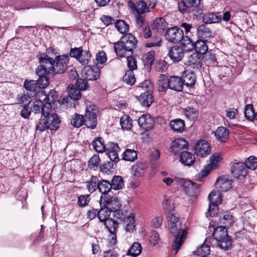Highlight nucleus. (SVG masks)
<instances>
[{
  "label": "nucleus",
  "mask_w": 257,
  "mask_h": 257,
  "mask_svg": "<svg viewBox=\"0 0 257 257\" xmlns=\"http://www.w3.org/2000/svg\"><path fill=\"white\" fill-rule=\"evenodd\" d=\"M167 218L170 232L175 237L173 249L175 250V253H177L186 239L187 230L185 228H182V224L178 214H172Z\"/></svg>",
  "instance_id": "obj_1"
},
{
  "label": "nucleus",
  "mask_w": 257,
  "mask_h": 257,
  "mask_svg": "<svg viewBox=\"0 0 257 257\" xmlns=\"http://www.w3.org/2000/svg\"><path fill=\"white\" fill-rule=\"evenodd\" d=\"M137 40L131 34L122 36L120 40L113 43V47L116 55L122 57L126 55L127 52H132L136 48Z\"/></svg>",
  "instance_id": "obj_2"
},
{
  "label": "nucleus",
  "mask_w": 257,
  "mask_h": 257,
  "mask_svg": "<svg viewBox=\"0 0 257 257\" xmlns=\"http://www.w3.org/2000/svg\"><path fill=\"white\" fill-rule=\"evenodd\" d=\"M68 61L69 57L67 55L57 56L54 60L52 59L51 62H47L43 67L50 73L61 74L66 70Z\"/></svg>",
  "instance_id": "obj_3"
},
{
  "label": "nucleus",
  "mask_w": 257,
  "mask_h": 257,
  "mask_svg": "<svg viewBox=\"0 0 257 257\" xmlns=\"http://www.w3.org/2000/svg\"><path fill=\"white\" fill-rule=\"evenodd\" d=\"M60 122L58 115H48V117L42 116L36 122V130L43 132L49 129L51 131H56L59 128Z\"/></svg>",
  "instance_id": "obj_4"
},
{
  "label": "nucleus",
  "mask_w": 257,
  "mask_h": 257,
  "mask_svg": "<svg viewBox=\"0 0 257 257\" xmlns=\"http://www.w3.org/2000/svg\"><path fill=\"white\" fill-rule=\"evenodd\" d=\"M214 238L217 241L218 246L224 250L229 249L232 245V240L228 236L226 227L219 226L216 228L213 233Z\"/></svg>",
  "instance_id": "obj_5"
},
{
  "label": "nucleus",
  "mask_w": 257,
  "mask_h": 257,
  "mask_svg": "<svg viewBox=\"0 0 257 257\" xmlns=\"http://www.w3.org/2000/svg\"><path fill=\"white\" fill-rule=\"evenodd\" d=\"M99 204L100 207H106L111 211L121 207V204L117 197L105 194L101 195Z\"/></svg>",
  "instance_id": "obj_6"
},
{
  "label": "nucleus",
  "mask_w": 257,
  "mask_h": 257,
  "mask_svg": "<svg viewBox=\"0 0 257 257\" xmlns=\"http://www.w3.org/2000/svg\"><path fill=\"white\" fill-rule=\"evenodd\" d=\"M221 160L220 157L218 155H213L209 159V163L204 166L203 169L196 176L198 179L201 181L203 178L206 177L211 170L216 169Z\"/></svg>",
  "instance_id": "obj_7"
},
{
  "label": "nucleus",
  "mask_w": 257,
  "mask_h": 257,
  "mask_svg": "<svg viewBox=\"0 0 257 257\" xmlns=\"http://www.w3.org/2000/svg\"><path fill=\"white\" fill-rule=\"evenodd\" d=\"M157 0L140 1L135 3H130V6L132 10L135 11L139 15L150 12V9H153L156 6Z\"/></svg>",
  "instance_id": "obj_8"
},
{
  "label": "nucleus",
  "mask_w": 257,
  "mask_h": 257,
  "mask_svg": "<svg viewBox=\"0 0 257 257\" xmlns=\"http://www.w3.org/2000/svg\"><path fill=\"white\" fill-rule=\"evenodd\" d=\"M97 110L94 105H90L87 107L85 114L83 116L85 125L88 127L94 128L97 124L96 112Z\"/></svg>",
  "instance_id": "obj_9"
},
{
  "label": "nucleus",
  "mask_w": 257,
  "mask_h": 257,
  "mask_svg": "<svg viewBox=\"0 0 257 257\" xmlns=\"http://www.w3.org/2000/svg\"><path fill=\"white\" fill-rule=\"evenodd\" d=\"M183 35V31L176 27L168 29L165 33L166 39L169 41L174 43L180 42Z\"/></svg>",
  "instance_id": "obj_10"
},
{
  "label": "nucleus",
  "mask_w": 257,
  "mask_h": 257,
  "mask_svg": "<svg viewBox=\"0 0 257 257\" xmlns=\"http://www.w3.org/2000/svg\"><path fill=\"white\" fill-rule=\"evenodd\" d=\"M82 76L86 79L94 80L100 76V71L97 67L85 66L82 70Z\"/></svg>",
  "instance_id": "obj_11"
},
{
  "label": "nucleus",
  "mask_w": 257,
  "mask_h": 257,
  "mask_svg": "<svg viewBox=\"0 0 257 257\" xmlns=\"http://www.w3.org/2000/svg\"><path fill=\"white\" fill-rule=\"evenodd\" d=\"M210 147L205 140L198 141L195 147V153L197 156L205 157L210 153Z\"/></svg>",
  "instance_id": "obj_12"
},
{
  "label": "nucleus",
  "mask_w": 257,
  "mask_h": 257,
  "mask_svg": "<svg viewBox=\"0 0 257 257\" xmlns=\"http://www.w3.org/2000/svg\"><path fill=\"white\" fill-rule=\"evenodd\" d=\"M155 121L149 114L142 115L138 119V123L140 127L146 131L152 130Z\"/></svg>",
  "instance_id": "obj_13"
},
{
  "label": "nucleus",
  "mask_w": 257,
  "mask_h": 257,
  "mask_svg": "<svg viewBox=\"0 0 257 257\" xmlns=\"http://www.w3.org/2000/svg\"><path fill=\"white\" fill-rule=\"evenodd\" d=\"M175 182L177 184H180L183 188L184 191L188 194L193 192L194 189L197 187L196 183L186 180L180 176H175Z\"/></svg>",
  "instance_id": "obj_14"
},
{
  "label": "nucleus",
  "mask_w": 257,
  "mask_h": 257,
  "mask_svg": "<svg viewBox=\"0 0 257 257\" xmlns=\"http://www.w3.org/2000/svg\"><path fill=\"white\" fill-rule=\"evenodd\" d=\"M105 151L111 161L116 162L119 160L118 152L120 151V149L117 144L113 142L108 143Z\"/></svg>",
  "instance_id": "obj_15"
},
{
  "label": "nucleus",
  "mask_w": 257,
  "mask_h": 257,
  "mask_svg": "<svg viewBox=\"0 0 257 257\" xmlns=\"http://www.w3.org/2000/svg\"><path fill=\"white\" fill-rule=\"evenodd\" d=\"M231 173L234 177L240 179L247 174L246 166L242 163H234L232 166Z\"/></svg>",
  "instance_id": "obj_16"
},
{
  "label": "nucleus",
  "mask_w": 257,
  "mask_h": 257,
  "mask_svg": "<svg viewBox=\"0 0 257 257\" xmlns=\"http://www.w3.org/2000/svg\"><path fill=\"white\" fill-rule=\"evenodd\" d=\"M188 147V143L185 139L178 138L172 142L170 150L174 155H176L183 149H187Z\"/></svg>",
  "instance_id": "obj_17"
},
{
  "label": "nucleus",
  "mask_w": 257,
  "mask_h": 257,
  "mask_svg": "<svg viewBox=\"0 0 257 257\" xmlns=\"http://www.w3.org/2000/svg\"><path fill=\"white\" fill-rule=\"evenodd\" d=\"M216 187L220 192H225L231 187V181L226 176L220 177L216 181Z\"/></svg>",
  "instance_id": "obj_18"
},
{
  "label": "nucleus",
  "mask_w": 257,
  "mask_h": 257,
  "mask_svg": "<svg viewBox=\"0 0 257 257\" xmlns=\"http://www.w3.org/2000/svg\"><path fill=\"white\" fill-rule=\"evenodd\" d=\"M168 55L173 62H178L183 57L184 51L181 47L175 46L169 50Z\"/></svg>",
  "instance_id": "obj_19"
},
{
  "label": "nucleus",
  "mask_w": 257,
  "mask_h": 257,
  "mask_svg": "<svg viewBox=\"0 0 257 257\" xmlns=\"http://www.w3.org/2000/svg\"><path fill=\"white\" fill-rule=\"evenodd\" d=\"M202 55L194 53L188 57V65L192 68L199 69L202 65Z\"/></svg>",
  "instance_id": "obj_20"
},
{
  "label": "nucleus",
  "mask_w": 257,
  "mask_h": 257,
  "mask_svg": "<svg viewBox=\"0 0 257 257\" xmlns=\"http://www.w3.org/2000/svg\"><path fill=\"white\" fill-rule=\"evenodd\" d=\"M181 77L171 76L169 78L170 89L176 91H181L183 89V82Z\"/></svg>",
  "instance_id": "obj_21"
},
{
  "label": "nucleus",
  "mask_w": 257,
  "mask_h": 257,
  "mask_svg": "<svg viewBox=\"0 0 257 257\" xmlns=\"http://www.w3.org/2000/svg\"><path fill=\"white\" fill-rule=\"evenodd\" d=\"M197 35L200 39L206 40L213 36L212 31L205 24L201 25L197 28Z\"/></svg>",
  "instance_id": "obj_22"
},
{
  "label": "nucleus",
  "mask_w": 257,
  "mask_h": 257,
  "mask_svg": "<svg viewBox=\"0 0 257 257\" xmlns=\"http://www.w3.org/2000/svg\"><path fill=\"white\" fill-rule=\"evenodd\" d=\"M200 0H182V2L178 5L180 11L184 14L187 12L189 9L192 7L197 6Z\"/></svg>",
  "instance_id": "obj_23"
},
{
  "label": "nucleus",
  "mask_w": 257,
  "mask_h": 257,
  "mask_svg": "<svg viewBox=\"0 0 257 257\" xmlns=\"http://www.w3.org/2000/svg\"><path fill=\"white\" fill-rule=\"evenodd\" d=\"M147 166L143 163H137L132 168V174L137 178L142 177L146 173Z\"/></svg>",
  "instance_id": "obj_24"
},
{
  "label": "nucleus",
  "mask_w": 257,
  "mask_h": 257,
  "mask_svg": "<svg viewBox=\"0 0 257 257\" xmlns=\"http://www.w3.org/2000/svg\"><path fill=\"white\" fill-rule=\"evenodd\" d=\"M181 78L183 82V85L185 84L188 86H192L196 82V76L192 71H184Z\"/></svg>",
  "instance_id": "obj_25"
},
{
  "label": "nucleus",
  "mask_w": 257,
  "mask_h": 257,
  "mask_svg": "<svg viewBox=\"0 0 257 257\" xmlns=\"http://www.w3.org/2000/svg\"><path fill=\"white\" fill-rule=\"evenodd\" d=\"M222 20L221 15L217 13H209L204 15L203 21L206 24L216 23Z\"/></svg>",
  "instance_id": "obj_26"
},
{
  "label": "nucleus",
  "mask_w": 257,
  "mask_h": 257,
  "mask_svg": "<svg viewBox=\"0 0 257 257\" xmlns=\"http://www.w3.org/2000/svg\"><path fill=\"white\" fill-rule=\"evenodd\" d=\"M168 23L165 18H157L153 24V29L159 33H163L167 28Z\"/></svg>",
  "instance_id": "obj_27"
},
{
  "label": "nucleus",
  "mask_w": 257,
  "mask_h": 257,
  "mask_svg": "<svg viewBox=\"0 0 257 257\" xmlns=\"http://www.w3.org/2000/svg\"><path fill=\"white\" fill-rule=\"evenodd\" d=\"M40 99H42L44 101L50 102V103L54 102L58 98L57 92L51 90L48 94H46L44 91H42L39 94Z\"/></svg>",
  "instance_id": "obj_28"
},
{
  "label": "nucleus",
  "mask_w": 257,
  "mask_h": 257,
  "mask_svg": "<svg viewBox=\"0 0 257 257\" xmlns=\"http://www.w3.org/2000/svg\"><path fill=\"white\" fill-rule=\"evenodd\" d=\"M180 158L181 162L186 166L193 164L195 159L194 155L188 151L181 152Z\"/></svg>",
  "instance_id": "obj_29"
},
{
  "label": "nucleus",
  "mask_w": 257,
  "mask_h": 257,
  "mask_svg": "<svg viewBox=\"0 0 257 257\" xmlns=\"http://www.w3.org/2000/svg\"><path fill=\"white\" fill-rule=\"evenodd\" d=\"M153 97L152 94L149 92L143 93L139 97V101L143 106H150L153 103Z\"/></svg>",
  "instance_id": "obj_30"
},
{
  "label": "nucleus",
  "mask_w": 257,
  "mask_h": 257,
  "mask_svg": "<svg viewBox=\"0 0 257 257\" xmlns=\"http://www.w3.org/2000/svg\"><path fill=\"white\" fill-rule=\"evenodd\" d=\"M214 135L217 140L224 142L228 138L229 131L224 127L219 126L214 132Z\"/></svg>",
  "instance_id": "obj_31"
},
{
  "label": "nucleus",
  "mask_w": 257,
  "mask_h": 257,
  "mask_svg": "<svg viewBox=\"0 0 257 257\" xmlns=\"http://www.w3.org/2000/svg\"><path fill=\"white\" fill-rule=\"evenodd\" d=\"M183 112L186 117L190 120H196L198 118V110L193 107L187 106L183 108Z\"/></svg>",
  "instance_id": "obj_32"
},
{
  "label": "nucleus",
  "mask_w": 257,
  "mask_h": 257,
  "mask_svg": "<svg viewBox=\"0 0 257 257\" xmlns=\"http://www.w3.org/2000/svg\"><path fill=\"white\" fill-rule=\"evenodd\" d=\"M170 126L174 131L180 133L182 132L185 127L184 121L180 118L171 120Z\"/></svg>",
  "instance_id": "obj_33"
},
{
  "label": "nucleus",
  "mask_w": 257,
  "mask_h": 257,
  "mask_svg": "<svg viewBox=\"0 0 257 257\" xmlns=\"http://www.w3.org/2000/svg\"><path fill=\"white\" fill-rule=\"evenodd\" d=\"M168 88L170 89L169 78L165 75H161L158 80L159 91L165 92Z\"/></svg>",
  "instance_id": "obj_34"
},
{
  "label": "nucleus",
  "mask_w": 257,
  "mask_h": 257,
  "mask_svg": "<svg viewBox=\"0 0 257 257\" xmlns=\"http://www.w3.org/2000/svg\"><path fill=\"white\" fill-rule=\"evenodd\" d=\"M206 240L204 243L199 247L194 252L196 257H206L210 253V247L206 244Z\"/></svg>",
  "instance_id": "obj_35"
},
{
  "label": "nucleus",
  "mask_w": 257,
  "mask_h": 257,
  "mask_svg": "<svg viewBox=\"0 0 257 257\" xmlns=\"http://www.w3.org/2000/svg\"><path fill=\"white\" fill-rule=\"evenodd\" d=\"M39 59L41 64L38 67L36 72V74L42 75L46 71V69H44L43 66L45 65V64L47 62H51L52 59H49L47 56H45V55L43 53L39 54Z\"/></svg>",
  "instance_id": "obj_36"
},
{
  "label": "nucleus",
  "mask_w": 257,
  "mask_h": 257,
  "mask_svg": "<svg viewBox=\"0 0 257 257\" xmlns=\"http://www.w3.org/2000/svg\"><path fill=\"white\" fill-rule=\"evenodd\" d=\"M208 199L211 204L219 205L222 202V197L220 191L218 190H213L208 195Z\"/></svg>",
  "instance_id": "obj_37"
},
{
  "label": "nucleus",
  "mask_w": 257,
  "mask_h": 257,
  "mask_svg": "<svg viewBox=\"0 0 257 257\" xmlns=\"http://www.w3.org/2000/svg\"><path fill=\"white\" fill-rule=\"evenodd\" d=\"M206 40L199 39L196 42L195 48L197 53L201 55L204 54L207 51L208 48L206 44Z\"/></svg>",
  "instance_id": "obj_38"
},
{
  "label": "nucleus",
  "mask_w": 257,
  "mask_h": 257,
  "mask_svg": "<svg viewBox=\"0 0 257 257\" xmlns=\"http://www.w3.org/2000/svg\"><path fill=\"white\" fill-rule=\"evenodd\" d=\"M50 73L48 71L45 72V73L42 75L37 74L39 76V79L36 80L37 82V85L39 88H45L47 87L49 83V79L47 77V75Z\"/></svg>",
  "instance_id": "obj_39"
},
{
  "label": "nucleus",
  "mask_w": 257,
  "mask_h": 257,
  "mask_svg": "<svg viewBox=\"0 0 257 257\" xmlns=\"http://www.w3.org/2000/svg\"><path fill=\"white\" fill-rule=\"evenodd\" d=\"M69 96L74 100H79L81 98V94L79 89L73 85H69L68 87Z\"/></svg>",
  "instance_id": "obj_40"
},
{
  "label": "nucleus",
  "mask_w": 257,
  "mask_h": 257,
  "mask_svg": "<svg viewBox=\"0 0 257 257\" xmlns=\"http://www.w3.org/2000/svg\"><path fill=\"white\" fill-rule=\"evenodd\" d=\"M120 123L123 130H130L132 127L133 120L127 115L124 114L120 118Z\"/></svg>",
  "instance_id": "obj_41"
},
{
  "label": "nucleus",
  "mask_w": 257,
  "mask_h": 257,
  "mask_svg": "<svg viewBox=\"0 0 257 257\" xmlns=\"http://www.w3.org/2000/svg\"><path fill=\"white\" fill-rule=\"evenodd\" d=\"M142 248L140 243L134 242L127 252V254L133 257L139 255L142 252Z\"/></svg>",
  "instance_id": "obj_42"
},
{
  "label": "nucleus",
  "mask_w": 257,
  "mask_h": 257,
  "mask_svg": "<svg viewBox=\"0 0 257 257\" xmlns=\"http://www.w3.org/2000/svg\"><path fill=\"white\" fill-rule=\"evenodd\" d=\"M163 208L167 217L173 214L174 206L171 199H166L163 201Z\"/></svg>",
  "instance_id": "obj_43"
},
{
  "label": "nucleus",
  "mask_w": 257,
  "mask_h": 257,
  "mask_svg": "<svg viewBox=\"0 0 257 257\" xmlns=\"http://www.w3.org/2000/svg\"><path fill=\"white\" fill-rule=\"evenodd\" d=\"M92 147L96 152L102 153L105 150L106 145L105 146L103 144V141L102 138H96L92 143Z\"/></svg>",
  "instance_id": "obj_44"
},
{
  "label": "nucleus",
  "mask_w": 257,
  "mask_h": 257,
  "mask_svg": "<svg viewBox=\"0 0 257 257\" xmlns=\"http://www.w3.org/2000/svg\"><path fill=\"white\" fill-rule=\"evenodd\" d=\"M91 57V54L88 49L83 50L77 61L82 65H85L88 64Z\"/></svg>",
  "instance_id": "obj_45"
},
{
  "label": "nucleus",
  "mask_w": 257,
  "mask_h": 257,
  "mask_svg": "<svg viewBox=\"0 0 257 257\" xmlns=\"http://www.w3.org/2000/svg\"><path fill=\"white\" fill-rule=\"evenodd\" d=\"M115 27L117 30L122 34L127 33L129 30V25L123 20H116L115 22Z\"/></svg>",
  "instance_id": "obj_46"
},
{
  "label": "nucleus",
  "mask_w": 257,
  "mask_h": 257,
  "mask_svg": "<svg viewBox=\"0 0 257 257\" xmlns=\"http://www.w3.org/2000/svg\"><path fill=\"white\" fill-rule=\"evenodd\" d=\"M86 187L88 191L90 193L93 192L98 189V180L96 177H92L90 180L86 182Z\"/></svg>",
  "instance_id": "obj_47"
},
{
  "label": "nucleus",
  "mask_w": 257,
  "mask_h": 257,
  "mask_svg": "<svg viewBox=\"0 0 257 257\" xmlns=\"http://www.w3.org/2000/svg\"><path fill=\"white\" fill-rule=\"evenodd\" d=\"M111 188V183L106 180H103L98 184V190L102 193L101 195L108 194Z\"/></svg>",
  "instance_id": "obj_48"
},
{
  "label": "nucleus",
  "mask_w": 257,
  "mask_h": 257,
  "mask_svg": "<svg viewBox=\"0 0 257 257\" xmlns=\"http://www.w3.org/2000/svg\"><path fill=\"white\" fill-rule=\"evenodd\" d=\"M233 222L232 215L228 212L224 213L222 218L220 220V222L224 225V226L225 227L230 226Z\"/></svg>",
  "instance_id": "obj_49"
},
{
  "label": "nucleus",
  "mask_w": 257,
  "mask_h": 257,
  "mask_svg": "<svg viewBox=\"0 0 257 257\" xmlns=\"http://www.w3.org/2000/svg\"><path fill=\"white\" fill-rule=\"evenodd\" d=\"M71 123L73 126L76 127H79L83 124H85L83 116L77 113H75L72 117Z\"/></svg>",
  "instance_id": "obj_50"
},
{
  "label": "nucleus",
  "mask_w": 257,
  "mask_h": 257,
  "mask_svg": "<svg viewBox=\"0 0 257 257\" xmlns=\"http://www.w3.org/2000/svg\"><path fill=\"white\" fill-rule=\"evenodd\" d=\"M111 211L106 207H101L98 211V218L100 221L105 222L106 220L110 219L109 218Z\"/></svg>",
  "instance_id": "obj_51"
},
{
  "label": "nucleus",
  "mask_w": 257,
  "mask_h": 257,
  "mask_svg": "<svg viewBox=\"0 0 257 257\" xmlns=\"http://www.w3.org/2000/svg\"><path fill=\"white\" fill-rule=\"evenodd\" d=\"M42 116L48 117V115H57L52 112V108L51 103L50 102H46L44 103L41 108Z\"/></svg>",
  "instance_id": "obj_52"
},
{
  "label": "nucleus",
  "mask_w": 257,
  "mask_h": 257,
  "mask_svg": "<svg viewBox=\"0 0 257 257\" xmlns=\"http://www.w3.org/2000/svg\"><path fill=\"white\" fill-rule=\"evenodd\" d=\"M104 225L110 233H115L117 228L118 223L117 221L110 218L104 222Z\"/></svg>",
  "instance_id": "obj_53"
},
{
  "label": "nucleus",
  "mask_w": 257,
  "mask_h": 257,
  "mask_svg": "<svg viewBox=\"0 0 257 257\" xmlns=\"http://www.w3.org/2000/svg\"><path fill=\"white\" fill-rule=\"evenodd\" d=\"M137 158V154L134 150L126 149L122 155V159L127 161H134Z\"/></svg>",
  "instance_id": "obj_54"
},
{
  "label": "nucleus",
  "mask_w": 257,
  "mask_h": 257,
  "mask_svg": "<svg viewBox=\"0 0 257 257\" xmlns=\"http://www.w3.org/2000/svg\"><path fill=\"white\" fill-rule=\"evenodd\" d=\"M124 221L126 223L125 230L127 231H133L135 227V215L133 214H131L126 217Z\"/></svg>",
  "instance_id": "obj_55"
},
{
  "label": "nucleus",
  "mask_w": 257,
  "mask_h": 257,
  "mask_svg": "<svg viewBox=\"0 0 257 257\" xmlns=\"http://www.w3.org/2000/svg\"><path fill=\"white\" fill-rule=\"evenodd\" d=\"M123 80L126 84L133 85L136 81L133 70H129L127 71L123 77Z\"/></svg>",
  "instance_id": "obj_56"
},
{
  "label": "nucleus",
  "mask_w": 257,
  "mask_h": 257,
  "mask_svg": "<svg viewBox=\"0 0 257 257\" xmlns=\"http://www.w3.org/2000/svg\"><path fill=\"white\" fill-rule=\"evenodd\" d=\"M111 185L114 190H118L121 188L123 185L122 178L119 176H114L111 180Z\"/></svg>",
  "instance_id": "obj_57"
},
{
  "label": "nucleus",
  "mask_w": 257,
  "mask_h": 257,
  "mask_svg": "<svg viewBox=\"0 0 257 257\" xmlns=\"http://www.w3.org/2000/svg\"><path fill=\"white\" fill-rule=\"evenodd\" d=\"M244 115L249 120H252L255 118V113L251 104H247L244 108Z\"/></svg>",
  "instance_id": "obj_58"
},
{
  "label": "nucleus",
  "mask_w": 257,
  "mask_h": 257,
  "mask_svg": "<svg viewBox=\"0 0 257 257\" xmlns=\"http://www.w3.org/2000/svg\"><path fill=\"white\" fill-rule=\"evenodd\" d=\"M244 164L246 169L255 170L257 168V158L254 156H250L247 159Z\"/></svg>",
  "instance_id": "obj_59"
},
{
  "label": "nucleus",
  "mask_w": 257,
  "mask_h": 257,
  "mask_svg": "<svg viewBox=\"0 0 257 257\" xmlns=\"http://www.w3.org/2000/svg\"><path fill=\"white\" fill-rule=\"evenodd\" d=\"M24 86L27 90L33 92L36 91L38 88L37 82L34 80H25L24 83Z\"/></svg>",
  "instance_id": "obj_60"
},
{
  "label": "nucleus",
  "mask_w": 257,
  "mask_h": 257,
  "mask_svg": "<svg viewBox=\"0 0 257 257\" xmlns=\"http://www.w3.org/2000/svg\"><path fill=\"white\" fill-rule=\"evenodd\" d=\"M100 158L98 155H94L88 162V166L90 169H95L100 163Z\"/></svg>",
  "instance_id": "obj_61"
},
{
  "label": "nucleus",
  "mask_w": 257,
  "mask_h": 257,
  "mask_svg": "<svg viewBox=\"0 0 257 257\" xmlns=\"http://www.w3.org/2000/svg\"><path fill=\"white\" fill-rule=\"evenodd\" d=\"M151 162L156 164L160 157V152L159 150L154 149L151 151L150 155Z\"/></svg>",
  "instance_id": "obj_62"
},
{
  "label": "nucleus",
  "mask_w": 257,
  "mask_h": 257,
  "mask_svg": "<svg viewBox=\"0 0 257 257\" xmlns=\"http://www.w3.org/2000/svg\"><path fill=\"white\" fill-rule=\"evenodd\" d=\"M95 59L97 63L104 64L107 60L106 53L103 51H99L96 54Z\"/></svg>",
  "instance_id": "obj_63"
},
{
  "label": "nucleus",
  "mask_w": 257,
  "mask_h": 257,
  "mask_svg": "<svg viewBox=\"0 0 257 257\" xmlns=\"http://www.w3.org/2000/svg\"><path fill=\"white\" fill-rule=\"evenodd\" d=\"M90 201L89 195H82L78 198V204L80 207H84L87 205Z\"/></svg>",
  "instance_id": "obj_64"
}]
</instances>
